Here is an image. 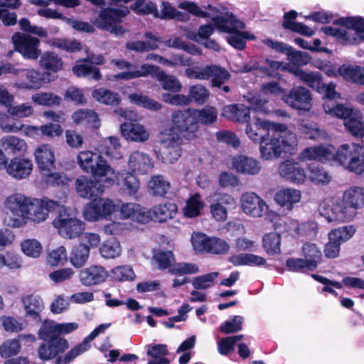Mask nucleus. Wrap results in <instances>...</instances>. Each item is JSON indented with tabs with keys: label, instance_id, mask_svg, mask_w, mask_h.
I'll list each match as a JSON object with an SVG mask.
<instances>
[{
	"label": "nucleus",
	"instance_id": "9b49d317",
	"mask_svg": "<svg viewBox=\"0 0 364 364\" xmlns=\"http://www.w3.org/2000/svg\"><path fill=\"white\" fill-rule=\"evenodd\" d=\"M185 75L189 79L200 80L210 79L213 87H220L230 77L229 72L225 68L215 64L188 68L185 70Z\"/></svg>",
	"mask_w": 364,
	"mask_h": 364
},
{
	"label": "nucleus",
	"instance_id": "412c9836",
	"mask_svg": "<svg viewBox=\"0 0 364 364\" xmlns=\"http://www.w3.org/2000/svg\"><path fill=\"white\" fill-rule=\"evenodd\" d=\"M31 198L20 193H15L9 195L5 199L4 206L9 211L4 219L5 225L9 227L6 222L9 218L13 219L16 216L24 215Z\"/></svg>",
	"mask_w": 364,
	"mask_h": 364
},
{
	"label": "nucleus",
	"instance_id": "4c0bfd02",
	"mask_svg": "<svg viewBox=\"0 0 364 364\" xmlns=\"http://www.w3.org/2000/svg\"><path fill=\"white\" fill-rule=\"evenodd\" d=\"M290 73H293L306 85L318 92H321V88L324 87L321 75L318 72H306L298 68H295L291 69Z\"/></svg>",
	"mask_w": 364,
	"mask_h": 364
},
{
	"label": "nucleus",
	"instance_id": "b1692460",
	"mask_svg": "<svg viewBox=\"0 0 364 364\" xmlns=\"http://www.w3.org/2000/svg\"><path fill=\"white\" fill-rule=\"evenodd\" d=\"M244 213L253 218L262 217L268 210V205L254 193H246L241 198Z\"/></svg>",
	"mask_w": 364,
	"mask_h": 364
},
{
	"label": "nucleus",
	"instance_id": "423d86ee",
	"mask_svg": "<svg viewBox=\"0 0 364 364\" xmlns=\"http://www.w3.org/2000/svg\"><path fill=\"white\" fill-rule=\"evenodd\" d=\"M336 163L356 175L364 173V146L355 142L342 144L337 149Z\"/></svg>",
	"mask_w": 364,
	"mask_h": 364
},
{
	"label": "nucleus",
	"instance_id": "0e129e2a",
	"mask_svg": "<svg viewBox=\"0 0 364 364\" xmlns=\"http://www.w3.org/2000/svg\"><path fill=\"white\" fill-rule=\"evenodd\" d=\"M193 114L196 119L197 125L199 124H211L217 118V111L213 107H205L202 109H193Z\"/></svg>",
	"mask_w": 364,
	"mask_h": 364
},
{
	"label": "nucleus",
	"instance_id": "c756f323",
	"mask_svg": "<svg viewBox=\"0 0 364 364\" xmlns=\"http://www.w3.org/2000/svg\"><path fill=\"white\" fill-rule=\"evenodd\" d=\"M236 207L235 198L229 194H220L210 206L212 217L217 221L224 222L228 218V209Z\"/></svg>",
	"mask_w": 364,
	"mask_h": 364
},
{
	"label": "nucleus",
	"instance_id": "7ed1b4c3",
	"mask_svg": "<svg viewBox=\"0 0 364 364\" xmlns=\"http://www.w3.org/2000/svg\"><path fill=\"white\" fill-rule=\"evenodd\" d=\"M323 109L327 114L343 119L346 132L351 136L364 141V120L359 109L342 104L331 105L328 102L323 105Z\"/></svg>",
	"mask_w": 364,
	"mask_h": 364
},
{
	"label": "nucleus",
	"instance_id": "a18cd8bd",
	"mask_svg": "<svg viewBox=\"0 0 364 364\" xmlns=\"http://www.w3.org/2000/svg\"><path fill=\"white\" fill-rule=\"evenodd\" d=\"M148 192L154 196H164L170 188V183L161 175L152 176L149 181Z\"/></svg>",
	"mask_w": 364,
	"mask_h": 364
},
{
	"label": "nucleus",
	"instance_id": "a878e982",
	"mask_svg": "<svg viewBox=\"0 0 364 364\" xmlns=\"http://www.w3.org/2000/svg\"><path fill=\"white\" fill-rule=\"evenodd\" d=\"M122 136L129 141L144 143L149 139V130L138 122H124L121 124Z\"/></svg>",
	"mask_w": 364,
	"mask_h": 364
},
{
	"label": "nucleus",
	"instance_id": "bb28decb",
	"mask_svg": "<svg viewBox=\"0 0 364 364\" xmlns=\"http://www.w3.org/2000/svg\"><path fill=\"white\" fill-rule=\"evenodd\" d=\"M121 216L124 219H129L134 223L146 224L151 221V212L149 209L135 203H127L122 205Z\"/></svg>",
	"mask_w": 364,
	"mask_h": 364
},
{
	"label": "nucleus",
	"instance_id": "c9c22d12",
	"mask_svg": "<svg viewBox=\"0 0 364 364\" xmlns=\"http://www.w3.org/2000/svg\"><path fill=\"white\" fill-rule=\"evenodd\" d=\"M135 173L131 171H123L118 173H116L114 182L117 181L118 185L129 196H134L139 189L140 183Z\"/></svg>",
	"mask_w": 364,
	"mask_h": 364
},
{
	"label": "nucleus",
	"instance_id": "f03ea898",
	"mask_svg": "<svg viewBox=\"0 0 364 364\" xmlns=\"http://www.w3.org/2000/svg\"><path fill=\"white\" fill-rule=\"evenodd\" d=\"M76 161L84 173L91 174L105 186L114 185L116 171L100 154L89 150L82 151L78 153Z\"/></svg>",
	"mask_w": 364,
	"mask_h": 364
},
{
	"label": "nucleus",
	"instance_id": "09e8293b",
	"mask_svg": "<svg viewBox=\"0 0 364 364\" xmlns=\"http://www.w3.org/2000/svg\"><path fill=\"white\" fill-rule=\"evenodd\" d=\"M301 134L310 139L321 140L328 139L327 132L318 127V124L308 121H301L299 128Z\"/></svg>",
	"mask_w": 364,
	"mask_h": 364
},
{
	"label": "nucleus",
	"instance_id": "4468645a",
	"mask_svg": "<svg viewBox=\"0 0 364 364\" xmlns=\"http://www.w3.org/2000/svg\"><path fill=\"white\" fill-rule=\"evenodd\" d=\"M115 208L112 200L98 198L86 204L82 214L85 220L95 222L110 216L115 211Z\"/></svg>",
	"mask_w": 364,
	"mask_h": 364
},
{
	"label": "nucleus",
	"instance_id": "e2e57ef3",
	"mask_svg": "<svg viewBox=\"0 0 364 364\" xmlns=\"http://www.w3.org/2000/svg\"><path fill=\"white\" fill-rule=\"evenodd\" d=\"M112 278L117 282L133 281L136 275L129 265H121L114 267L110 271Z\"/></svg>",
	"mask_w": 364,
	"mask_h": 364
},
{
	"label": "nucleus",
	"instance_id": "5701e85b",
	"mask_svg": "<svg viewBox=\"0 0 364 364\" xmlns=\"http://www.w3.org/2000/svg\"><path fill=\"white\" fill-rule=\"evenodd\" d=\"M109 276L107 270L101 265L92 264L80 270L79 279L85 287H92L104 283Z\"/></svg>",
	"mask_w": 364,
	"mask_h": 364
},
{
	"label": "nucleus",
	"instance_id": "6e6552de",
	"mask_svg": "<svg viewBox=\"0 0 364 364\" xmlns=\"http://www.w3.org/2000/svg\"><path fill=\"white\" fill-rule=\"evenodd\" d=\"M213 20L218 30L229 33L227 41L232 47L238 50L245 48L247 39L254 38L250 33L242 31L245 28V23L234 16H218Z\"/></svg>",
	"mask_w": 364,
	"mask_h": 364
},
{
	"label": "nucleus",
	"instance_id": "864d4df0",
	"mask_svg": "<svg viewBox=\"0 0 364 364\" xmlns=\"http://www.w3.org/2000/svg\"><path fill=\"white\" fill-rule=\"evenodd\" d=\"M154 17L161 19H175L180 21H187L190 18L188 13L179 11L166 2L162 3L161 12H159V15Z\"/></svg>",
	"mask_w": 364,
	"mask_h": 364
},
{
	"label": "nucleus",
	"instance_id": "9d476101",
	"mask_svg": "<svg viewBox=\"0 0 364 364\" xmlns=\"http://www.w3.org/2000/svg\"><path fill=\"white\" fill-rule=\"evenodd\" d=\"M172 127L165 130H171L181 137L192 139L198 129L193 108L177 109L171 114Z\"/></svg>",
	"mask_w": 364,
	"mask_h": 364
},
{
	"label": "nucleus",
	"instance_id": "f8f14e48",
	"mask_svg": "<svg viewBox=\"0 0 364 364\" xmlns=\"http://www.w3.org/2000/svg\"><path fill=\"white\" fill-rule=\"evenodd\" d=\"M153 260L160 269H169L173 274H191L199 272L198 267L196 264L180 262L172 265L175 261L172 251H159L153 257Z\"/></svg>",
	"mask_w": 364,
	"mask_h": 364
},
{
	"label": "nucleus",
	"instance_id": "3c124183",
	"mask_svg": "<svg viewBox=\"0 0 364 364\" xmlns=\"http://www.w3.org/2000/svg\"><path fill=\"white\" fill-rule=\"evenodd\" d=\"M296 16L297 14L294 11H291L286 14L284 15L283 26L294 32H297L307 36H312L314 34V31L311 28L301 23L292 21L293 19L296 18Z\"/></svg>",
	"mask_w": 364,
	"mask_h": 364
},
{
	"label": "nucleus",
	"instance_id": "72a5a7b5",
	"mask_svg": "<svg viewBox=\"0 0 364 364\" xmlns=\"http://www.w3.org/2000/svg\"><path fill=\"white\" fill-rule=\"evenodd\" d=\"M285 225L287 227V231L294 235L314 237L318 231V224L314 221L299 223L296 220H289L285 222Z\"/></svg>",
	"mask_w": 364,
	"mask_h": 364
},
{
	"label": "nucleus",
	"instance_id": "49530a36",
	"mask_svg": "<svg viewBox=\"0 0 364 364\" xmlns=\"http://www.w3.org/2000/svg\"><path fill=\"white\" fill-rule=\"evenodd\" d=\"M156 78L166 91L178 93L182 90L181 82L174 75H167L165 72L161 70L156 73Z\"/></svg>",
	"mask_w": 364,
	"mask_h": 364
},
{
	"label": "nucleus",
	"instance_id": "f704fd0d",
	"mask_svg": "<svg viewBox=\"0 0 364 364\" xmlns=\"http://www.w3.org/2000/svg\"><path fill=\"white\" fill-rule=\"evenodd\" d=\"M301 198V191L291 188L281 189L274 196L276 203L289 210H291L295 204L299 203Z\"/></svg>",
	"mask_w": 364,
	"mask_h": 364
},
{
	"label": "nucleus",
	"instance_id": "2eb2a0df",
	"mask_svg": "<svg viewBox=\"0 0 364 364\" xmlns=\"http://www.w3.org/2000/svg\"><path fill=\"white\" fill-rule=\"evenodd\" d=\"M282 99L287 105L299 111L309 112L312 107L311 93L302 86L293 87Z\"/></svg>",
	"mask_w": 364,
	"mask_h": 364
},
{
	"label": "nucleus",
	"instance_id": "f3484780",
	"mask_svg": "<svg viewBox=\"0 0 364 364\" xmlns=\"http://www.w3.org/2000/svg\"><path fill=\"white\" fill-rule=\"evenodd\" d=\"M337 149L331 144L310 146L299 154L301 161H334L336 163Z\"/></svg>",
	"mask_w": 364,
	"mask_h": 364
},
{
	"label": "nucleus",
	"instance_id": "dca6fc26",
	"mask_svg": "<svg viewBox=\"0 0 364 364\" xmlns=\"http://www.w3.org/2000/svg\"><path fill=\"white\" fill-rule=\"evenodd\" d=\"M12 41L16 50L24 58L36 60L41 55L40 41L28 34L16 33L12 36Z\"/></svg>",
	"mask_w": 364,
	"mask_h": 364
},
{
	"label": "nucleus",
	"instance_id": "c03bdc74",
	"mask_svg": "<svg viewBox=\"0 0 364 364\" xmlns=\"http://www.w3.org/2000/svg\"><path fill=\"white\" fill-rule=\"evenodd\" d=\"M343 196L345 201L348 202L350 205L357 211L358 209L364 208V188L360 186H352L346 189Z\"/></svg>",
	"mask_w": 364,
	"mask_h": 364
},
{
	"label": "nucleus",
	"instance_id": "58836bf2",
	"mask_svg": "<svg viewBox=\"0 0 364 364\" xmlns=\"http://www.w3.org/2000/svg\"><path fill=\"white\" fill-rule=\"evenodd\" d=\"M151 212V220L163 223L173 218L177 212V206L172 203L159 204L149 210Z\"/></svg>",
	"mask_w": 364,
	"mask_h": 364
},
{
	"label": "nucleus",
	"instance_id": "1a4fd4ad",
	"mask_svg": "<svg viewBox=\"0 0 364 364\" xmlns=\"http://www.w3.org/2000/svg\"><path fill=\"white\" fill-rule=\"evenodd\" d=\"M159 139L161 149L157 154L158 159L167 164L176 161L181 156V137L171 130H164L160 133Z\"/></svg>",
	"mask_w": 364,
	"mask_h": 364
},
{
	"label": "nucleus",
	"instance_id": "774afa93",
	"mask_svg": "<svg viewBox=\"0 0 364 364\" xmlns=\"http://www.w3.org/2000/svg\"><path fill=\"white\" fill-rule=\"evenodd\" d=\"M21 247L26 256L33 258L38 257L43 251L41 244L36 239L24 240L21 244Z\"/></svg>",
	"mask_w": 364,
	"mask_h": 364
},
{
	"label": "nucleus",
	"instance_id": "7c9ffc66",
	"mask_svg": "<svg viewBox=\"0 0 364 364\" xmlns=\"http://www.w3.org/2000/svg\"><path fill=\"white\" fill-rule=\"evenodd\" d=\"M0 148L8 156H24L28 144L23 139L14 135H6L0 139Z\"/></svg>",
	"mask_w": 364,
	"mask_h": 364
},
{
	"label": "nucleus",
	"instance_id": "cd10ccee",
	"mask_svg": "<svg viewBox=\"0 0 364 364\" xmlns=\"http://www.w3.org/2000/svg\"><path fill=\"white\" fill-rule=\"evenodd\" d=\"M279 173L282 178L296 184H302L307 178L305 170L301 165L290 160L280 164Z\"/></svg>",
	"mask_w": 364,
	"mask_h": 364
},
{
	"label": "nucleus",
	"instance_id": "8fccbe9b",
	"mask_svg": "<svg viewBox=\"0 0 364 364\" xmlns=\"http://www.w3.org/2000/svg\"><path fill=\"white\" fill-rule=\"evenodd\" d=\"M229 262L235 266L249 265L261 266L266 263V259L253 254L241 253L231 256Z\"/></svg>",
	"mask_w": 364,
	"mask_h": 364
},
{
	"label": "nucleus",
	"instance_id": "4d7b16f0",
	"mask_svg": "<svg viewBox=\"0 0 364 364\" xmlns=\"http://www.w3.org/2000/svg\"><path fill=\"white\" fill-rule=\"evenodd\" d=\"M60 335L58 323L52 320L45 321L38 331L39 338L45 341L60 338Z\"/></svg>",
	"mask_w": 364,
	"mask_h": 364
},
{
	"label": "nucleus",
	"instance_id": "ea45409f",
	"mask_svg": "<svg viewBox=\"0 0 364 364\" xmlns=\"http://www.w3.org/2000/svg\"><path fill=\"white\" fill-rule=\"evenodd\" d=\"M62 59L55 53L45 52L40 60L41 67L46 70V75L56 73L63 68Z\"/></svg>",
	"mask_w": 364,
	"mask_h": 364
},
{
	"label": "nucleus",
	"instance_id": "bf43d9fd",
	"mask_svg": "<svg viewBox=\"0 0 364 364\" xmlns=\"http://www.w3.org/2000/svg\"><path fill=\"white\" fill-rule=\"evenodd\" d=\"M129 99L132 102L151 111H158L162 107V105L159 102L142 94H130Z\"/></svg>",
	"mask_w": 364,
	"mask_h": 364
},
{
	"label": "nucleus",
	"instance_id": "5fc2aeb1",
	"mask_svg": "<svg viewBox=\"0 0 364 364\" xmlns=\"http://www.w3.org/2000/svg\"><path fill=\"white\" fill-rule=\"evenodd\" d=\"M72 119L76 124H88L93 127L99 126L97 114L92 110L79 109L73 114Z\"/></svg>",
	"mask_w": 364,
	"mask_h": 364
},
{
	"label": "nucleus",
	"instance_id": "680f3d73",
	"mask_svg": "<svg viewBox=\"0 0 364 364\" xmlns=\"http://www.w3.org/2000/svg\"><path fill=\"white\" fill-rule=\"evenodd\" d=\"M281 237L277 232H269L263 237V247L269 255H276L281 252Z\"/></svg>",
	"mask_w": 364,
	"mask_h": 364
},
{
	"label": "nucleus",
	"instance_id": "de8ad7c7",
	"mask_svg": "<svg viewBox=\"0 0 364 364\" xmlns=\"http://www.w3.org/2000/svg\"><path fill=\"white\" fill-rule=\"evenodd\" d=\"M204 207V203L199 194L191 196L186 201L183 208V213L185 217L193 218L200 215L202 209Z\"/></svg>",
	"mask_w": 364,
	"mask_h": 364
},
{
	"label": "nucleus",
	"instance_id": "a19ab883",
	"mask_svg": "<svg viewBox=\"0 0 364 364\" xmlns=\"http://www.w3.org/2000/svg\"><path fill=\"white\" fill-rule=\"evenodd\" d=\"M90 254L89 247L83 243H80L71 250L69 261L74 267L80 269L87 264Z\"/></svg>",
	"mask_w": 364,
	"mask_h": 364
},
{
	"label": "nucleus",
	"instance_id": "69168bd1",
	"mask_svg": "<svg viewBox=\"0 0 364 364\" xmlns=\"http://www.w3.org/2000/svg\"><path fill=\"white\" fill-rule=\"evenodd\" d=\"M105 154L113 159H119L122 157L121 152V144L117 137L110 136L104 140L103 142Z\"/></svg>",
	"mask_w": 364,
	"mask_h": 364
},
{
	"label": "nucleus",
	"instance_id": "6ab92c4d",
	"mask_svg": "<svg viewBox=\"0 0 364 364\" xmlns=\"http://www.w3.org/2000/svg\"><path fill=\"white\" fill-rule=\"evenodd\" d=\"M127 166L129 171L135 173V174L145 175L152 171L154 167V161L149 154L136 150L129 154Z\"/></svg>",
	"mask_w": 364,
	"mask_h": 364
},
{
	"label": "nucleus",
	"instance_id": "473e14b6",
	"mask_svg": "<svg viewBox=\"0 0 364 364\" xmlns=\"http://www.w3.org/2000/svg\"><path fill=\"white\" fill-rule=\"evenodd\" d=\"M21 301L25 310V316L39 322L41 320V313L45 308L41 297L35 294L26 295L21 299Z\"/></svg>",
	"mask_w": 364,
	"mask_h": 364
},
{
	"label": "nucleus",
	"instance_id": "37998d69",
	"mask_svg": "<svg viewBox=\"0 0 364 364\" xmlns=\"http://www.w3.org/2000/svg\"><path fill=\"white\" fill-rule=\"evenodd\" d=\"M146 353L151 358L147 364H169L167 346L164 344H149L146 346Z\"/></svg>",
	"mask_w": 364,
	"mask_h": 364
},
{
	"label": "nucleus",
	"instance_id": "c85d7f7f",
	"mask_svg": "<svg viewBox=\"0 0 364 364\" xmlns=\"http://www.w3.org/2000/svg\"><path fill=\"white\" fill-rule=\"evenodd\" d=\"M21 73L25 78H20L14 83V87L18 89L38 90L43 83L50 80V78L46 79L45 75L34 69H24Z\"/></svg>",
	"mask_w": 364,
	"mask_h": 364
},
{
	"label": "nucleus",
	"instance_id": "0eeeda50",
	"mask_svg": "<svg viewBox=\"0 0 364 364\" xmlns=\"http://www.w3.org/2000/svg\"><path fill=\"white\" fill-rule=\"evenodd\" d=\"M320 214L330 223H342L353 220L358 212L345 201L343 196L328 198L319 205Z\"/></svg>",
	"mask_w": 364,
	"mask_h": 364
},
{
	"label": "nucleus",
	"instance_id": "79ce46f5",
	"mask_svg": "<svg viewBox=\"0 0 364 364\" xmlns=\"http://www.w3.org/2000/svg\"><path fill=\"white\" fill-rule=\"evenodd\" d=\"M338 72L346 80L364 85V67L343 65Z\"/></svg>",
	"mask_w": 364,
	"mask_h": 364
},
{
	"label": "nucleus",
	"instance_id": "ddd939ff",
	"mask_svg": "<svg viewBox=\"0 0 364 364\" xmlns=\"http://www.w3.org/2000/svg\"><path fill=\"white\" fill-rule=\"evenodd\" d=\"M53 227L65 239L79 237L83 232L84 223L77 217L66 213H60L53 221Z\"/></svg>",
	"mask_w": 364,
	"mask_h": 364
},
{
	"label": "nucleus",
	"instance_id": "aec40b11",
	"mask_svg": "<svg viewBox=\"0 0 364 364\" xmlns=\"http://www.w3.org/2000/svg\"><path fill=\"white\" fill-rule=\"evenodd\" d=\"M37 168L41 173L50 172L55 168V154L51 145H38L33 153Z\"/></svg>",
	"mask_w": 364,
	"mask_h": 364
},
{
	"label": "nucleus",
	"instance_id": "4be33fe9",
	"mask_svg": "<svg viewBox=\"0 0 364 364\" xmlns=\"http://www.w3.org/2000/svg\"><path fill=\"white\" fill-rule=\"evenodd\" d=\"M231 165L235 172L245 176L258 175L262 169V164L258 159L242 154L232 157Z\"/></svg>",
	"mask_w": 364,
	"mask_h": 364
},
{
	"label": "nucleus",
	"instance_id": "20e7f679",
	"mask_svg": "<svg viewBox=\"0 0 364 364\" xmlns=\"http://www.w3.org/2000/svg\"><path fill=\"white\" fill-rule=\"evenodd\" d=\"M58 203L48 198L40 199L31 198L24 215L16 216L6 220L9 228H18L24 226L28 221L42 223L45 221L50 210H53Z\"/></svg>",
	"mask_w": 364,
	"mask_h": 364
},
{
	"label": "nucleus",
	"instance_id": "e433bc0d",
	"mask_svg": "<svg viewBox=\"0 0 364 364\" xmlns=\"http://www.w3.org/2000/svg\"><path fill=\"white\" fill-rule=\"evenodd\" d=\"M225 117L240 123H248L250 120V108L244 105H230L225 106L222 110Z\"/></svg>",
	"mask_w": 364,
	"mask_h": 364
},
{
	"label": "nucleus",
	"instance_id": "13d9d810",
	"mask_svg": "<svg viewBox=\"0 0 364 364\" xmlns=\"http://www.w3.org/2000/svg\"><path fill=\"white\" fill-rule=\"evenodd\" d=\"M307 178L316 185H326L331 180L329 173L323 168L318 166H310L309 167Z\"/></svg>",
	"mask_w": 364,
	"mask_h": 364
},
{
	"label": "nucleus",
	"instance_id": "f257e3e1",
	"mask_svg": "<svg viewBox=\"0 0 364 364\" xmlns=\"http://www.w3.org/2000/svg\"><path fill=\"white\" fill-rule=\"evenodd\" d=\"M245 133L252 142L260 144V156L265 161L294 154L297 149V136L284 124L256 118L247 124Z\"/></svg>",
	"mask_w": 364,
	"mask_h": 364
},
{
	"label": "nucleus",
	"instance_id": "338daca9",
	"mask_svg": "<svg viewBox=\"0 0 364 364\" xmlns=\"http://www.w3.org/2000/svg\"><path fill=\"white\" fill-rule=\"evenodd\" d=\"M209 95L208 90L200 84L192 85L188 89V96L190 97V103L194 102L203 104L208 100Z\"/></svg>",
	"mask_w": 364,
	"mask_h": 364
},
{
	"label": "nucleus",
	"instance_id": "2f4dec72",
	"mask_svg": "<svg viewBox=\"0 0 364 364\" xmlns=\"http://www.w3.org/2000/svg\"><path fill=\"white\" fill-rule=\"evenodd\" d=\"M33 165L28 159L14 158L10 160L6 166V173L13 178L21 180L28 177Z\"/></svg>",
	"mask_w": 364,
	"mask_h": 364
},
{
	"label": "nucleus",
	"instance_id": "052dcab7",
	"mask_svg": "<svg viewBox=\"0 0 364 364\" xmlns=\"http://www.w3.org/2000/svg\"><path fill=\"white\" fill-rule=\"evenodd\" d=\"M219 272H214L193 278L191 284L195 289L205 290L214 286L215 280L218 277Z\"/></svg>",
	"mask_w": 364,
	"mask_h": 364
},
{
	"label": "nucleus",
	"instance_id": "6e6d98bb",
	"mask_svg": "<svg viewBox=\"0 0 364 364\" xmlns=\"http://www.w3.org/2000/svg\"><path fill=\"white\" fill-rule=\"evenodd\" d=\"M92 97L98 102L107 105H117L120 102L117 93L102 87L93 90Z\"/></svg>",
	"mask_w": 364,
	"mask_h": 364
},
{
	"label": "nucleus",
	"instance_id": "39448f33",
	"mask_svg": "<svg viewBox=\"0 0 364 364\" xmlns=\"http://www.w3.org/2000/svg\"><path fill=\"white\" fill-rule=\"evenodd\" d=\"M340 28L324 26L322 28L326 35L342 39L349 44H358L364 41V18L358 16L341 18Z\"/></svg>",
	"mask_w": 364,
	"mask_h": 364
},
{
	"label": "nucleus",
	"instance_id": "603ef678",
	"mask_svg": "<svg viewBox=\"0 0 364 364\" xmlns=\"http://www.w3.org/2000/svg\"><path fill=\"white\" fill-rule=\"evenodd\" d=\"M100 255L105 259H114L119 257L122 249L119 242L115 238L105 240L99 249Z\"/></svg>",
	"mask_w": 364,
	"mask_h": 364
},
{
	"label": "nucleus",
	"instance_id": "393cba45",
	"mask_svg": "<svg viewBox=\"0 0 364 364\" xmlns=\"http://www.w3.org/2000/svg\"><path fill=\"white\" fill-rule=\"evenodd\" d=\"M100 181L86 176H81L75 181V190L78 196L81 198L89 199L95 196L102 194L104 192V183L100 184Z\"/></svg>",
	"mask_w": 364,
	"mask_h": 364
},
{
	"label": "nucleus",
	"instance_id": "a211bd4d",
	"mask_svg": "<svg viewBox=\"0 0 364 364\" xmlns=\"http://www.w3.org/2000/svg\"><path fill=\"white\" fill-rule=\"evenodd\" d=\"M105 63L104 57L102 55H91L73 68V72L80 77H88L95 80L101 78L100 69L92 65H102Z\"/></svg>",
	"mask_w": 364,
	"mask_h": 364
}]
</instances>
